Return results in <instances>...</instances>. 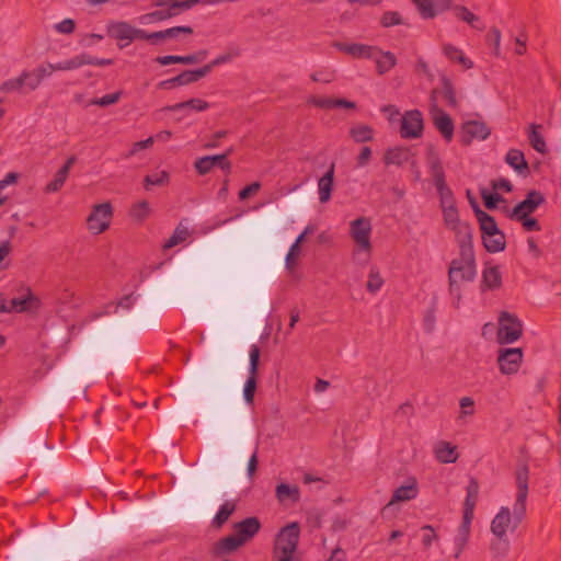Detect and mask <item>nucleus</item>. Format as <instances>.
Instances as JSON below:
<instances>
[{
	"label": "nucleus",
	"instance_id": "1",
	"mask_svg": "<svg viewBox=\"0 0 561 561\" xmlns=\"http://www.w3.org/2000/svg\"><path fill=\"white\" fill-rule=\"evenodd\" d=\"M529 467L520 463L515 471L516 500L513 505V516L508 507L502 506L491 522V531L495 537H505L513 520L512 530H515L526 516V501L528 496Z\"/></svg>",
	"mask_w": 561,
	"mask_h": 561
},
{
	"label": "nucleus",
	"instance_id": "2",
	"mask_svg": "<svg viewBox=\"0 0 561 561\" xmlns=\"http://www.w3.org/2000/svg\"><path fill=\"white\" fill-rule=\"evenodd\" d=\"M477 275L476 254L471 259L460 256L454 259L448 267V289L450 295L460 299L459 282H472Z\"/></svg>",
	"mask_w": 561,
	"mask_h": 561
},
{
	"label": "nucleus",
	"instance_id": "3",
	"mask_svg": "<svg viewBox=\"0 0 561 561\" xmlns=\"http://www.w3.org/2000/svg\"><path fill=\"white\" fill-rule=\"evenodd\" d=\"M300 537V526L297 522L289 523L280 528L275 536L272 556L295 557Z\"/></svg>",
	"mask_w": 561,
	"mask_h": 561
},
{
	"label": "nucleus",
	"instance_id": "4",
	"mask_svg": "<svg viewBox=\"0 0 561 561\" xmlns=\"http://www.w3.org/2000/svg\"><path fill=\"white\" fill-rule=\"evenodd\" d=\"M479 481L476 477H470L466 488L467 494L462 504V520L458 528V534L470 537L471 523L474 518V508L479 497Z\"/></svg>",
	"mask_w": 561,
	"mask_h": 561
},
{
	"label": "nucleus",
	"instance_id": "5",
	"mask_svg": "<svg viewBox=\"0 0 561 561\" xmlns=\"http://www.w3.org/2000/svg\"><path fill=\"white\" fill-rule=\"evenodd\" d=\"M437 89H433L430 95L432 102L431 116L435 128L440 133L446 142H450L454 138L455 124L449 114L436 104Z\"/></svg>",
	"mask_w": 561,
	"mask_h": 561
},
{
	"label": "nucleus",
	"instance_id": "6",
	"mask_svg": "<svg viewBox=\"0 0 561 561\" xmlns=\"http://www.w3.org/2000/svg\"><path fill=\"white\" fill-rule=\"evenodd\" d=\"M522 333L523 324L517 316L503 311L499 317L497 341L501 344H511L517 341Z\"/></svg>",
	"mask_w": 561,
	"mask_h": 561
},
{
	"label": "nucleus",
	"instance_id": "7",
	"mask_svg": "<svg viewBox=\"0 0 561 561\" xmlns=\"http://www.w3.org/2000/svg\"><path fill=\"white\" fill-rule=\"evenodd\" d=\"M140 28H137L126 21H110L106 24V35L117 41L119 49L125 48L135 39H139Z\"/></svg>",
	"mask_w": 561,
	"mask_h": 561
},
{
	"label": "nucleus",
	"instance_id": "8",
	"mask_svg": "<svg viewBox=\"0 0 561 561\" xmlns=\"http://www.w3.org/2000/svg\"><path fill=\"white\" fill-rule=\"evenodd\" d=\"M112 217L113 207L111 203L98 204L87 218L88 229L94 234H100L108 229Z\"/></svg>",
	"mask_w": 561,
	"mask_h": 561
},
{
	"label": "nucleus",
	"instance_id": "9",
	"mask_svg": "<svg viewBox=\"0 0 561 561\" xmlns=\"http://www.w3.org/2000/svg\"><path fill=\"white\" fill-rule=\"evenodd\" d=\"M491 135V128L482 121H467L460 126L459 141L462 146L468 147L473 139L485 140Z\"/></svg>",
	"mask_w": 561,
	"mask_h": 561
},
{
	"label": "nucleus",
	"instance_id": "10",
	"mask_svg": "<svg viewBox=\"0 0 561 561\" xmlns=\"http://www.w3.org/2000/svg\"><path fill=\"white\" fill-rule=\"evenodd\" d=\"M424 121L419 110L407 111L401 119L400 135L404 139H415L422 136Z\"/></svg>",
	"mask_w": 561,
	"mask_h": 561
},
{
	"label": "nucleus",
	"instance_id": "11",
	"mask_svg": "<svg viewBox=\"0 0 561 561\" xmlns=\"http://www.w3.org/2000/svg\"><path fill=\"white\" fill-rule=\"evenodd\" d=\"M370 233H371V224L370 220L366 217H358L351 221L350 234L359 249L370 252L371 251V242H370Z\"/></svg>",
	"mask_w": 561,
	"mask_h": 561
},
{
	"label": "nucleus",
	"instance_id": "12",
	"mask_svg": "<svg viewBox=\"0 0 561 561\" xmlns=\"http://www.w3.org/2000/svg\"><path fill=\"white\" fill-rule=\"evenodd\" d=\"M523 362V350L519 347L501 348L497 364L503 375H513L518 371Z\"/></svg>",
	"mask_w": 561,
	"mask_h": 561
},
{
	"label": "nucleus",
	"instance_id": "13",
	"mask_svg": "<svg viewBox=\"0 0 561 561\" xmlns=\"http://www.w3.org/2000/svg\"><path fill=\"white\" fill-rule=\"evenodd\" d=\"M423 20H433L453 8V0H410Z\"/></svg>",
	"mask_w": 561,
	"mask_h": 561
},
{
	"label": "nucleus",
	"instance_id": "14",
	"mask_svg": "<svg viewBox=\"0 0 561 561\" xmlns=\"http://www.w3.org/2000/svg\"><path fill=\"white\" fill-rule=\"evenodd\" d=\"M455 232V239L459 248V255L470 257L474 253L472 226L465 221L450 228Z\"/></svg>",
	"mask_w": 561,
	"mask_h": 561
},
{
	"label": "nucleus",
	"instance_id": "15",
	"mask_svg": "<svg viewBox=\"0 0 561 561\" xmlns=\"http://www.w3.org/2000/svg\"><path fill=\"white\" fill-rule=\"evenodd\" d=\"M545 203L546 197L540 191L530 190L525 198L512 208L508 216L531 215Z\"/></svg>",
	"mask_w": 561,
	"mask_h": 561
},
{
	"label": "nucleus",
	"instance_id": "16",
	"mask_svg": "<svg viewBox=\"0 0 561 561\" xmlns=\"http://www.w3.org/2000/svg\"><path fill=\"white\" fill-rule=\"evenodd\" d=\"M332 47L354 59H371L375 51L378 50L376 46L360 43L333 42Z\"/></svg>",
	"mask_w": 561,
	"mask_h": 561
},
{
	"label": "nucleus",
	"instance_id": "17",
	"mask_svg": "<svg viewBox=\"0 0 561 561\" xmlns=\"http://www.w3.org/2000/svg\"><path fill=\"white\" fill-rule=\"evenodd\" d=\"M430 173L433 178L439 199L453 194V191L446 183L445 171L438 156L434 154L428 160Z\"/></svg>",
	"mask_w": 561,
	"mask_h": 561
},
{
	"label": "nucleus",
	"instance_id": "18",
	"mask_svg": "<svg viewBox=\"0 0 561 561\" xmlns=\"http://www.w3.org/2000/svg\"><path fill=\"white\" fill-rule=\"evenodd\" d=\"M232 528L236 536L244 546L259 534L262 528V524L256 516H250L234 523Z\"/></svg>",
	"mask_w": 561,
	"mask_h": 561
},
{
	"label": "nucleus",
	"instance_id": "19",
	"mask_svg": "<svg viewBox=\"0 0 561 561\" xmlns=\"http://www.w3.org/2000/svg\"><path fill=\"white\" fill-rule=\"evenodd\" d=\"M202 71L198 69L183 70L178 76L158 82L157 89L172 90L178 87L187 85L202 79Z\"/></svg>",
	"mask_w": 561,
	"mask_h": 561
},
{
	"label": "nucleus",
	"instance_id": "20",
	"mask_svg": "<svg viewBox=\"0 0 561 561\" xmlns=\"http://www.w3.org/2000/svg\"><path fill=\"white\" fill-rule=\"evenodd\" d=\"M41 306V300L36 297L31 288L26 289V295L22 297H14L9 301V309L11 312H26L38 309Z\"/></svg>",
	"mask_w": 561,
	"mask_h": 561
},
{
	"label": "nucleus",
	"instance_id": "21",
	"mask_svg": "<svg viewBox=\"0 0 561 561\" xmlns=\"http://www.w3.org/2000/svg\"><path fill=\"white\" fill-rule=\"evenodd\" d=\"M419 494L417 481L414 477L408 479V483L397 488L388 503L392 505L400 502L414 500Z\"/></svg>",
	"mask_w": 561,
	"mask_h": 561
},
{
	"label": "nucleus",
	"instance_id": "22",
	"mask_svg": "<svg viewBox=\"0 0 561 561\" xmlns=\"http://www.w3.org/2000/svg\"><path fill=\"white\" fill-rule=\"evenodd\" d=\"M505 162L520 176L527 178L530 175L529 164L522 150L510 149L505 156Z\"/></svg>",
	"mask_w": 561,
	"mask_h": 561
},
{
	"label": "nucleus",
	"instance_id": "23",
	"mask_svg": "<svg viewBox=\"0 0 561 561\" xmlns=\"http://www.w3.org/2000/svg\"><path fill=\"white\" fill-rule=\"evenodd\" d=\"M334 171L335 163L332 162L327 172L318 181L319 201L321 203H327L332 197L334 187Z\"/></svg>",
	"mask_w": 561,
	"mask_h": 561
},
{
	"label": "nucleus",
	"instance_id": "24",
	"mask_svg": "<svg viewBox=\"0 0 561 561\" xmlns=\"http://www.w3.org/2000/svg\"><path fill=\"white\" fill-rule=\"evenodd\" d=\"M242 546H243V543L236 536V534L232 533L226 537L220 538L214 545L211 552H213L214 557H221L224 554L237 551Z\"/></svg>",
	"mask_w": 561,
	"mask_h": 561
},
{
	"label": "nucleus",
	"instance_id": "25",
	"mask_svg": "<svg viewBox=\"0 0 561 561\" xmlns=\"http://www.w3.org/2000/svg\"><path fill=\"white\" fill-rule=\"evenodd\" d=\"M183 11L185 10L182 0H174L169 4V7H163L159 10L147 13L144 18L148 19L149 21H165L179 15Z\"/></svg>",
	"mask_w": 561,
	"mask_h": 561
},
{
	"label": "nucleus",
	"instance_id": "26",
	"mask_svg": "<svg viewBox=\"0 0 561 561\" xmlns=\"http://www.w3.org/2000/svg\"><path fill=\"white\" fill-rule=\"evenodd\" d=\"M76 158L73 156L69 157L65 164L56 172L54 179L47 183L45 186V193H55L58 192L65 184L71 165L75 163Z\"/></svg>",
	"mask_w": 561,
	"mask_h": 561
},
{
	"label": "nucleus",
	"instance_id": "27",
	"mask_svg": "<svg viewBox=\"0 0 561 561\" xmlns=\"http://www.w3.org/2000/svg\"><path fill=\"white\" fill-rule=\"evenodd\" d=\"M502 286L499 266H485L482 272L481 290H494Z\"/></svg>",
	"mask_w": 561,
	"mask_h": 561
},
{
	"label": "nucleus",
	"instance_id": "28",
	"mask_svg": "<svg viewBox=\"0 0 561 561\" xmlns=\"http://www.w3.org/2000/svg\"><path fill=\"white\" fill-rule=\"evenodd\" d=\"M410 150L407 147L388 148L383 153L386 165H403L409 161Z\"/></svg>",
	"mask_w": 561,
	"mask_h": 561
},
{
	"label": "nucleus",
	"instance_id": "29",
	"mask_svg": "<svg viewBox=\"0 0 561 561\" xmlns=\"http://www.w3.org/2000/svg\"><path fill=\"white\" fill-rule=\"evenodd\" d=\"M476 217L479 221L481 236L493 237L497 231H501L495 218L490 214L479 210L476 211Z\"/></svg>",
	"mask_w": 561,
	"mask_h": 561
},
{
	"label": "nucleus",
	"instance_id": "30",
	"mask_svg": "<svg viewBox=\"0 0 561 561\" xmlns=\"http://www.w3.org/2000/svg\"><path fill=\"white\" fill-rule=\"evenodd\" d=\"M275 495L280 503L286 501L297 503L300 500V490L295 484L279 483L276 485Z\"/></svg>",
	"mask_w": 561,
	"mask_h": 561
},
{
	"label": "nucleus",
	"instance_id": "31",
	"mask_svg": "<svg viewBox=\"0 0 561 561\" xmlns=\"http://www.w3.org/2000/svg\"><path fill=\"white\" fill-rule=\"evenodd\" d=\"M436 459L440 463H451L456 462L458 459V453L456 446L451 445L448 442H439L435 448Z\"/></svg>",
	"mask_w": 561,
	"mask_h": 561
},
{
	"label": "nucleus",
	"instance_id": "32",
	"mask_svg": "<svg viewBox=\"0 0 561 561\" xmlns=\"http://www.w3.org/2000/svg\"><path fill=\"white\" fill-rule=\"evenodd\" d=\"M443 53L451 62L460 64L465 69L473 68V61L466 57L460 48L446 44L443 46Z\"/></svg>",
	"mask_w": 561,
	"mask_h": 561
},
{
	"label": "nucleus",
	"instance_id": "33",
	"mask_svg": "<svg viewBox=\"0 0 561 561\" xmlns=\"http://www.w3.org/2000/svg\"><path fill=\"white\" fill-rule=\"evenodd\" d=\"M209 107H210V104L207 101L194 98V99H190L187 101L168 105L164 107V110L168 112H179L184 108H190L195 112H203V111L208 110Z\"/></svg>",
	"mask_w": 561,
	"mask_h": 561
},
{
	"label": "nucleus",
	"instance_id": "34",
	"mask_svg": "<svg viewBox=\"0 0 561 561\" xmlns=\"http://www.w3.org/2000/svg\"><path fill=\"white\" fill-rule=\"evenodd\" d=\"M482 237V243L486 252L489 253H497L502 252L506 248V238L503 231H497L493 237Z\"/></svg>",
	"mask_w": 561,
	"mask_h": 561
},
{
	"label": "nucleus",
	"instance_id": "35",
	"mask_svg": "<svg viewBox=\"0 0 561 561\" xmlns=\"http://www.w3.org/2000/svg\"><path fill=\"white\" fill-rule=\"evenodd\" d=\"M237 505L232 501H226L220 505L216 515L211 520V526L214 528H221L229 519V517L234 513Z\"/></svg>",
	"mask_w": 561,
	"mask_h": 561
},
{
	"label": "nucleus",
	"instance_id": "36",
	"mask_svg": "<svg viewBox=\"0 0 561 561\" xmlns=\"http://www.w3.org/2000/svg\"><path fill=\"white\" fill-rule=\"evenodd\" d=\"M442 90L439 91L446 101L447 106L451 108L458 107V100L456 98V90L453 81L445 75L440 77Z\"/></svg>",
	"mask_w": 561,
	"mask_h": 561
},
{
	"label": "nucleus",
	"instance_id": "37",
	"mask_svg": "<svg viewBox=\"0 0 561 561\" xmlns=\"http://www.w3.org/2000/svg\"><path fill=\"white\" fill-rule=\"evenodd\" d=\"M85 65H88V53H81L77 56H73L70 59H66L54 64V67L51 68L57 69V71H67L78 69Z\"/></svg>",
	"mask_w": 561,
	"mask_h": 561
},
{
	"label": "nucleus",
	"instance_id": "38",
	"mask_svg": "<svg viewBox=\"0 0 561 561\" xmlns=\"http://www.w3.org/2000/svg\"><path fill=\"white\" fill-rule=\"evenodd\" d=\"M541 128V125L538 124H530L529 126V133H528V139L530 146L539 153L545 154L548 149L545 141L543 136L540 134L539 129Z\"/></svg>",
	"mask_w": 561,
	"mask_h": 561
},
{
	"label": "nucleus",
	"instance_id": "39",
	"mask_svg": "<svg viewBox=\"0 0 561 561\" xmlns=\"http://www.w3.org/2000/svg\"><path fill=\"white\" fill-rule=\"evenodd\" d=\"M239 55H240L239 49H232L226 54L217 56L210 62H208L199 68V70L202 71L203 78L205 76H207L215 67L227 64V62L231 61L234 57H238Z\"/></svg>",
	"mask_w": 561,
	"mask_h": 561
},
{
	"label": "nucleus",
	"instance_id": "40",
	"mask_svg": "<svg viewBox=\"0 0 561 561\" xmlns=\"http://www.w3.org/2000/svg\"><path fill=\"white\" fill-rule=\"evenodd\" d=\"M376 53L381 54V57L376 59V71L378 75L387 73L397 65V58L393 53L379 49Z\"/></svg>",
	"mask_w": 561,
	"mask_h": 561
},
{
	"label": "nucleus",
	"instance_id": "41",
	"mask_svg": "<svg viewBox=\"0 0 561 561\" xmlns=\"http://www.w3.org/2000/svg\"><path fill=\"white\" fill-rule=\"evenodd\" d=\"M350 135L355 142H368L374 139V129L369 125L352 127Z\"/></svg>",
	"mask_w": 561,
	"mask_h": 561
},
{
	"label": "nucleus",
	"instance_id": "42",
	"mask_svg": "<svg viewBox=\"0 0 561 561\" xmlns=\"http://www.w3.org/2000/svg\"><path fill=\"white\" fill-rule=\"evenodd\" d=\"M150 205L147 201L135 203L129 209V216L138 222H142L150 215Z\"/></svg>",
	"mask_w": 561,
	"mask_h": 561
},
{
	"label": "nucleus",
	"instance_id": "43",
	"mask_svg": "<svg viewBox=\"0 0 561 561\" xmlns=\"http://www.w3.org/2000/svg\"><path fill=\"white\" fill-rule=\"evenodd\" d=\"M170 174L167 171H161L154 174H148L144 178V186L146 190L151 188L152 186H163L169 184Z\"/></svg>",
	"mask_w": 561,
	"mask_h": 561
},
{
	"label": "nucleus",
	"instance_id": "44",
	"mask_svg": "<svg viewBox=\"0 0 561 561\" xmlns=\"http://www.w3.org/2000/svg\"><path fill=\"white\" fill-rule=\"evenodd\" d=\"M27 78H30V71L23 70L19 77L4 81L0 89L2 92L19 91L25 84Z\"/></svg>",
	"mask_w": 561,
	"mask_h": 561
},
{
	"label": "nucleus",
	"instance_id": "45",
	"mask_svg": "<svg viewBox=\"0 0 561 561\" xmlns=\"http://www.w3.org/2000/svg\"><path fill=\"white\" fill-rule=\"evenodd\" d=\"M480 194H481V198H482L484 207L489 210H493V209L497 208L499 203L505 201L504 197L500 193L495 192L494 190L490 191L486 188H482Z\"/></svg>",
	"mask_w": 561,
	"mask_h": 561
},
{
	"label": "nucleus",
	"instance_id": "46",
	"mask_svg": "<svg viewBox=\"0 0 561 561\" xmlns=\"http://www.w3.org/2000/svg\"><path fill=\"white\" fill-rule=\"evenodd\" d=\"M257 377L248 375L243 387V399L248 405H254V397L257 389Z\"/></svg>",
	"mask_w": 561,
	"mask_h": 561
},
{
	"label": "nucleus",
	"instance_id": "47",
	"mask_svg": "<svg viewBox=\"0 0 561 561\" xmlns=\"http://www.w3.org/2000/svg\"><path fill=\"white\" fill-rule=\"evenodd\" d=\"M512 220L518 221L523 229L527 232L531 231H540L541 225L536 217L531 215H522V216H508Z\"/></svg>",
	"mask_w": 561,
	"mask_h": 561
},
{
	"label": "nucleus",
	"instance_id": "48",
	"mask_svg": "<svg viewBox=\"0 0 561 561\" xmlns=\"http://www.w3.org/2000/svg\"><path fill=\"white\" fill-rule=\"evenodd\" d=\"M383 283H385V280L381 277L378 267L373 266L370 268V271H369L368 280H367V284H366V289L370 294H376L377 291H379L381 289Z\"/></svg>",
	"mask_w": 561,
	"mask_h": 561
},
{
	"label": "nucleus",
	"instance_id": "49",
	"mask_svg": "<svg viewBox=\"0 0 561 561\" xmlns=\"http://www.w3.org/2000/svg\"><path fill=\"white\" fill-rule=\"evenodd\" d=\"M490 550L494 558L505 557L510 550V541L507 537H495V539L491 541Z\"/></svg>",
	"mask_w": 561,
	"mask_h": 561
},
{
	"label": "nucleus",
	"instance_id": "50",
	"mask_svg": "<svg viewBox=\"0 0 561 561\" xmlns=\"http://www.w3.org/2000/svg\"><path fill=\"white\" fill-rule=\"evenodd\" d=\"M51 67H54V64L48 62L46 65H39L33 71H30V77H34V85H41L46 77L57 71V69H53Z\"/></svg>",
	"mask_w": 561,
	"mask_h": 561
},
{
	"label": "nucleus",
	"instance_id": "51",
	"mask_svg": "<svg viewBox=\"0 0 561 561\" xmlns=\"http://www.w3.org/2000/svg\"><path fill=\"white\" fill-rule=\"evenodd\" d=\"M454 11L456 16L470 24L472 27H477L474 22H478L480 19L478 15L473 14L467 7L465 5H455Z\"/></svg>",
	"mask_w": 561,
	"mask_h": 561
},
{
	"label": "nucleus",
	"instance_id": "52",
	"mask_svg": "<svg viewBox=\"0 0 561 561\" xmlns=\"http://www.w3.org/2000/svg\"><path fill=\"white\" fill-rule=\"evenodd\" d=\"M485 42L490 47H493V55L500 56L501 31L497 27H491L485 36Z\"/></svg>",
	"mask_w": 561,
	"mask_h": 561
},
{
	"label": "nucleus",
	"instance_id": "53",
	"mask_svg": "<svg viewBox=\"0 0 561 561\" xmlns=\"http://www.w3.org/2000/svg\"><path fill=\"white\" fill-rule=\"evenodd\" d=\"M188 234L190 233L186 228H183V229L176 228L174 230V232L172 233V236L164 242L163 249L168 250V249H171V248L178 245L179 243L185 241L186 238L188 237Z\"/></svg>",
	"mask_w": 561,
	"mask_h": 561
},
{
	"label": "nucleus",
	"instance_id": "54",
	"mask_svg": "<svg viewBox=\"0 0 561 561\" xmlns=\"http://www.w3.org/2000/svg\"><path fill=\"white\" fill-rule=\"evenodd\" d=\"M403 23L402 16L398 11H386L380 18V25L382 27H391L401 25Z\"/></svg>",
	"mask_w": 561,
	"mask_h": 561
},
{
	"label": "nucleus",
	"instance_id": "55",
	"mask_svg": "<svg viewBox=\"0 0 561 561\" xmlns=\"http://www.w3.org/2000/svg\"><path fill=\"white\" fill-rule=\"evenodd\" d=\"M121 96H122V91H117L114 93L105 94L101 98H94L90 101V104L105 107V106L117 103L119 101Z\"/></svg>",
	"mask_w": 561,
	"mask_h": 561
},
{
	"label": "nucleus",
	"instance_id": "56",
	"mask_svg": "<svg viewBox=\"0 0 561 561\" xmlns=\"http://www.w3.org/2000/svg\"><path fill=\"white\" fill-rule=\"evenodd\" d=\"M261 351L257 345H252L250 348V363H249V375L259 376Z\"/></svg>",
	"mask_w": 561,
	"mask_h": 561
},
{
	"label": "nucleus",
	"instance_id": "57",
	"mask_svg": "<svg viewBox=\"0 0 561 561\" xmlns=\"http://www.w3.org/2000/svg\"><path fill=\"white\" fill-rule=\"evenodd\" d=\"M421 529L424 533L422 536V546L427 550L432 547L434 541L438 540V535L435 533L432 525H424Z\"/></svg>",
	"mask_w": 561,
	"mask_h": 561
},
{
	"label": "nucleus",
	"instance_id": "58",
	"mask_svg": "<svg viewBox=\"0 0 561 561\" xmlns=\"http://www.w3.org/2000/svg\"><path fill=\"white\" fill-rule=\"evenodd\" d=\"M194 168L198 175H206L214 169L213 160H210L209 156L197 158L194 162Z\"/></svg>",
	"mask_w": 561,
	"mask_h": 561
},
{
	"label": "nucleus",
	"instance_id": "59",
	"mask_svg": "<svg viewBox=\"0 0 561 561\" xmlns=\"http://www.w3.org/2000/svg\"><path fill=\"white\" fill-rule=\"evenodd\" d=\"M445 224L451 228L460 224L457 206L442 208Z\"/></svg>",
	"mask_w": 561,
	"mask_h": 561
},
{
	"label": "nucleus",
	"instance_id": "60",
	"mask_svg": "<svg viewBox=\"0 0 561 561\" xmlns=\"http://www.w3.org/2000/svg\"><path fill=\"white\" fill-rule=\"evenodd\" d=\"M435 313H436L435 304H433L424 313L423 327L427 333L433 332V330L435 328V322H436Z\"/></svg>",
	"mask_w": 561,
	"mask_h": 561
},
{
	"label": "nucleus",
	"instance_id": "61",
	"mask_svg": "<svg viewBox=\"0 0 561 561\" xmlns=\"http://www.w3.org/2000/svg\"><path fill=\"white\" fill-rule=\"evenodd\" d=\"M209 157L210 160H213L214 168H220L227 175L231 173V162L227 159V154H213Z\"/></svg>",
	"mask_w": 561,
	"mask_h": 561
},
{
	"label": "nucleus",
	"instance_id": "62",
	"mask_svg": "<svg viewBox=\"0 0 561 561\" xmlns=\"http://www.w3.org/2000/svg\"><path fill=\"white\" fill-rule=\"evenodd\" d=\"M163 32H164V39H165V38H176L180 34L192 35L194 33V30L191 26L181 25V26H173V27L163 30Z\"/></svg>",
	"mask_w": 561,
	"mask_h": 561
},
{
	"label": "nucleus",
	"instance_id": "63",
	"mask_svg": "<svg viewBox=\"0 0 561 561\" xmlns=\"http://www.w3.org/2000/svg\"><path fill=\"white\" fill-rule=\"evenodd\" d=\"M301 248H297V245H290L286 257H285V266L288 271H293L297 265V260L300 254Z\"/></svg>",
	"mask_w": 561,
	"mask_h": 561
},
{
	"label": "nucleus",
	"instance_id": "64",
	"mask_svg": "<svg viewBox=\"0 0 561 561\" xmlns=\"http://www.w3.org/2000/svg\"><path fill=\"white\" fill-rule=\"evenodd\" d=\"M261 190V183L255 181L251 184L245 185L243 188H241L238 193V197L240 201H245L249 197L255 195Z\"/></svg>",
	"mask_w": 561,
	"mask_h": 561
}]
</instances>
